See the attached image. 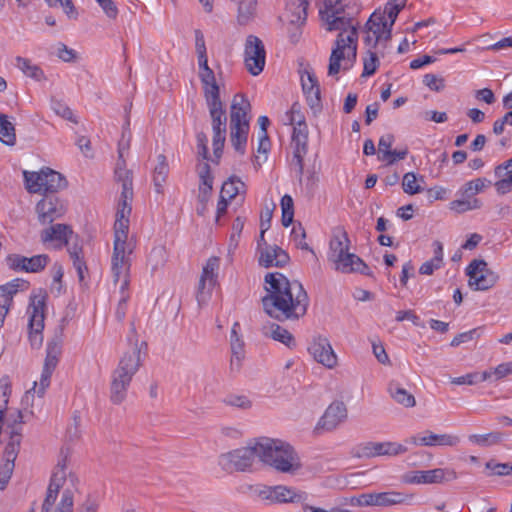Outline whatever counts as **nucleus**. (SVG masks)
I'll return each mask as SVG.
<instances>
[{
	"instance_id": "603ef678",
	"label": "nucleus",
	"mask_w": 512,
	"mask_h": 512,
	"mask_svg": "<svg viewBox=\"0 0 512 512\" xmlns=\"http://www.w3.org/2000/svg\"><path fill=\"white\" fill-rule=\"evenodd\" d=\"M307 153V147H294L292 166L295 169L299 180L302 179L304 171V156Z\"/></svg>"
},
{
	"instance_id": "2eb2a0df",
	"label": "nucleus",
	"mask_w": 512,
	"mask_h": 512,
	"mask_svg": "<svg viewBox=\"0 0 512 512\" xmlns=\"http://www.w3.org/2000/svg\"><path fill=\"white\" fill-rule=\"evenodd\" d=\"M256 457L258 458V439L253 444L232 450L221 456L225 469L234 468L236 471L242 472L252 467Z\"/></svg>"
},
{
	"instance_id": "a18cd8bd",
	"label": "nucleus",
	"mask_w": 512,
	"mask_h": 512,
	"mask_svg": "<svg viewBox=\"0 0 512 512\" xmlns=\"http://www.w3.org/2000/svg\"><path fill=\"white\" fill-rule=\"evenodd\" d=\"M245 187V184L237 177L233 176L230 177L228 181L224 182L221 189V198L226 197L228 199L235 198L241 190H243Z\"/></svg>"
},
{
	"instance_id": "f03ea898",
	"label": "nucleus",
	"mask_w": 512,
	"mask_h": 512,
	"mask_svg": "<svg viewBox=\"0 0 512 512\" xmlns=\"http://www.w3.org/2000/svg\"><path fill=\"white\" fill-rule=\"evenodd\" d=\"M266 295L262 298L264 311L278 321L303 317L309 306V297L298 281H289L281 273L265 275Z\"/></svg>"
},
{
	"instance_id": "e433bc0d",
	"label": "nucleus",
	"mask_w": 512,
	"mask_h": 512,
	"mask_svg": "<svg viewBox=\"0 0 512 512\" xmlns=\"http://www.w3.org/2000/svg\"><path fill=\"white\" fill-rule=\"evenodd\" d=\"M169 173V166L166 156L159 154L157 156V165L153 171V183L157 193L163 192V184L166 182Z\"/></svg>"
},
{
	"instance_id": "dca6fc26",
	"label": "nucleus",
	"mask_w": 512,
	"mask_h": 512,
	"mask_svg": "<svg viewBox=\"0 0 512 512\" xmlns=\"http://www.w3.org/2000/svg\"><path fill=\"white\" fill-rule=\"evenodd\" d=\"M457 479V473L449 468H436L425 471H410L402 476L406 484H434L450 482Z\"/></svg>"
},
{
	"instance_id": "c9c22d12",
	"label": "nucleus",
	"mask_w": 512,
	"mask_h": 512,
	"mask_svg": "<svg viewBox=\"0 0 512 512\" xmlns=\"http://www.w3.org/2000/svg\"><path fill=\"white\" fill-rule=\"evenodd\" d=\"M425 436V446L426 447H432V446H447V447H455L457 446L461 439L457 435L453 434H436L430 430H426L424 432Z\"/></svg>"
},
{
	"instance_id": "aec40b11",
	"label": "nucleus",
	"mask_w": 512,
	"mask_h": 512,
	"mask_svg": "<svg viewBox=\"0 0 512 512\" xmlns=\"http://www.w3.org/2000/svg\"><path fill=\"white\" fill-rule=\"evenodd\" d=\"M347 416L346 405L342 401H334L319 419L315 430L333 431L347 419Z\"/></svg>"
},
{
	"instance_id": "69168bd1",
	"label": "nucleus",
	"mask_w": 512,
	"mask_h": 512,
	"mask_svg": "<svg viewBox=\"0 0 512 512\" xmlns=\"http://www.w3.org/2000/svg\"><path fill=\"white\" fill-rule=\"evenodd\" d=\"M197 140V153L198 156H200L203 160L209 159V152H208V138L204 132H199L196 135Z\"/></svg>"
},
{
	"instance_id": "bf43d9fd",
	"label": "nucleus",
	"mask_w": 512,
	"mask_h": 512,
	"mask_svg": "<svg viewBox=\"0 0 512 512\" xmlns=\"http://www.w3.org/2000/svg\"><path fill=\"white\" fill-rule=\"evenodd\" d=\"M166 252L163 247L153 248L149 255V263L152 265V269L156 270L163 266L166 260Z\"/></svg>"
},
{
	"instance_id": "1a4fd4ad",
	"label": "nucleus",
	"mask_w": 512,
	"mask_h": 512,
	"mask_svg": "<svg viewBox=\"0 0 512 512\" xmlns=\"http://www.w3.org/2000/svg\"><path fill=\"white\" fill-rule=\"evenodd\" d=\"M212 122L214 163L218 164L223 153L227 132V117L221 100L207 103Z\"/></svg>"
},
{
	"instance_id": "f257e3e1",
	"label": "nucleus",
	"mask_w": 512,
	"mask_h": 512,
	"mask_svg": "<svg viewBox=\"0 0 512 512\" xmlns=\"http://www.w3.org/2000/svg\"><path fill=\"white\" fill-rule=\"evenodd\" d=\"M359 0H325L320 9V17L327 31H339L332 49L328 75L336 76L341 61L355 62L357 57L359 21L356 15L360 8Z\"/></svg>"
},
{
	"instance_id": "3c124183",
	"label": "nucleus",
	"mask_w": 512,
	"mask_h": 512,
	"mask_svg": "<svg viewBox=\"0 0 512 512\" xmlns=\"http://www.w3.org/2000/svg\"><path fill=\"white\" fill-rule=\"evenodd\" d=\"M406 4L401 2H394L393 0H389L385 5V9L382 14H384L388 20V24L390 27H393L398 14L405 7Z\"/></svg>"
},
{
	"instance_id": "423d86ee",
	"label": "nucleus",
	"mask_w": 512,
	"mask_h": 512,
	"mask_svg": "<svg viewBox=\"0 0 512 512\" xmlns=\"http://www.w3.org/2000/svg\"><path fill=\"white\" fill-rule=\"evenodd\" d=\"M131 343L130 349L123 354L117 368L111 376L110 399L114 404H121L127 395V390L134 375L141 366V347L146 346L145 342L138 345V340Z\"/></svg>"
},
{
	"instance_id": "7c9ffc66",
	"label": "nucleus",
	"mask_w": 512,
	"mask_h": 512,
	"mask_svg": "<svg viewBox=\"0 0 512 512\" xmlns=\"http://www.w3.org/2000/svg\"><path fill=\"white\" fill-rule=\"evenodd\" d=\"M250 111L251 104L248 99L243 94H236L230 107V124L249 123Z\"/></svg>"
},
{
	"instance_id": "37998d69",
	"label": "nucleus",
	"mask_w": 512,
	"mask_h": 512,
	"mask_svg": "<svg viewBox=\"0 0 512 512\" xmlns=\"http://www.w3.org/2000/svg\"><path fill=\"white\" fill-rule=\"evenodd\" d=\"M421 183H425L424 177L417 175L413 172H407L403 176L402 188L406 194L414 195L423 191Z\"/></svg>"
},
{
	"instance_id": "39448f33",
	"label": "nucleus",
	"mask_w": 512,
	"mask_h": 512,
	"mask_svg": "<svg viewBox=\"0 0 512 512\" xmlns=\"http://www.w3.org/2000/svg\"><path fill=\"white\" fill-rule=\"evenodd\" d=\"M259 460L280 473H296L301 467L298 453L287 442L261 437L258 439Z\"/></svg>"
},
{
	"instance_id": "13d9d810",
	"label": "nucleus",
	"mask_w": 512,
	"mask_h": 512,
	"mask_svg": "<svg viewBox=\"0 0 512 512\" xmlns=\"http://www.w3.org/2000/svg\"><path fill=\"white\" fill-rule=\"evenodd\" d=\"M120 294L121 296L116 307L115 317L119 322H122L126 316L127 303L130 298V294L128 289L120 290Z\"/></svg>"
},
{
	"instance_id": "e2e57ef3",
	"label": "nucleus",
	"mask_w": 512,
	"mask_h": 512,
	"mask_svg": "<svg viewBox=\"0 0 512 512\" xmlns=\"http://www.w3.org/2000/svg\"><path fill=\"white\" fill-rule=\"evenodd\" d=\"M423 83L429 87V89L439 92L445 87L444 79L436 76L435 74H426L423 77Z\"/></svg>"
},
{
	"instance_id": "5701e85b",
	"label": "nucleus",
	"mask_w": 512,
	"mask_h": 512,
	"mask_svg": "<svg viewBox=\"0 0 512 512\" xmlns=\"http://www.w3.org/2000/svg\"><path fill=\"white\" fill-rule=\"evenodd\" d=\"M334 264L335 270L341 273H361L369 275L370 269L364 261L354 253L346 251L341 256L331 261Z\"/></svg>"
},
{
	"instance_id": "79ce46f5",
	"label": "nucleus",
	"mask_w": 512,
	"mask_h": 512,
	"mask_svg": "<svg viewBox=\"0 0 512 512\" xmlns=\"http://www.w3.org/2000/svg\"><path fill=\"white\" fill-rule=\"evenodd\" d=\"M231 345V360L230 370L231 372H239L242 367V361L245 356L244 342L241 339L232 341Z\"/></svg>"
},
{
	"instance_id": "f8f14e48",
	"label": "nucleus",
	"mask_w": 512,
	"mask_h": 512,
	"mask_svg": "<svg viewBox=\"0 0 512 512\" xmlns=\"http://www.w3.org/2000/svg\"><path fill=\"white\" fill-rule=\"evenodd\" d=\"M245 67L253 76L259 75L265 67L266 50L263 41L255 36L249 35L244 46Z\"/></svg>"
},
{
	"instance_id": "a19ab883",
	"label": "nucleus",
	"mask_w": 512,
	"mask_h": 512,
	"mask_svg": "<svg viewBox=\"0 0 512 512\" xmlns=\"http://www.w3.org/2000/svg\"><path fill=\"white\" fill-rule=\"evenodd\" d=\"M389 392L391 397L400 405L404 407H414L416 405L415 397L404 388L397 384H390Z\"/></svg>"
},
{
	"instance_id": "09e8293b",
	"label": "nucleus",
	"mask_w": 512,
	"mask_h": 512,
	"mask_svg": "<svg viewBox=\"0 0 512 512\" xmlns=\"http://www.w3.org/2000/svg\"><path fill=\"white\" fill-rule=\"evenodd\" d=\"M293 125L292 142L294 147H307L308 129L305 122L295 123Z\"/></svg>"
},
{
	"instance_id": "c03bdc74",
	"label": "nucleus",
	"mask_w": 512,
	"mask_h": 512,
	"mask_svg": "<svg viewBox=\"0 0 512 512\" xmlns=\"http://www.w3.org/2000/svg\"><path fill=\"white\" fill-rule=\"evenodd\" d=\"M503 439V433L501 432H490L487 434H472L468 436L469 442L481 446V447H489L492 445H496L500 443Z\"/></svg>"
},
{
	"instance_id": "cd10ccee",
	"label": "nucleus",
	"mask_w": 512,
	"mask_h": 512,
	"mask_svg": "<svg viewBox=\"0 0 512 512\" xmlns=\"http://www.w3.org/2000/svg\"><path fill=\"white\" fill-rule=\"evenodd\" d=\"M365 28L373 35L377 36L381 42H387L391 39L392 27L381 12H374L368 19Z\"/></svg>"
},
{
	"instance_id": "9d476101",
	"label": "nucleus",
	"mask_w": 512,
	"mask_h": 512,
	"mask_svg": "<svg viewBox=\"0 0 512 512\" xmlns=\"http://www.w3.org/2000/svg\"><path fill=\"white\" fill-rule=\"evenodd\" d=\"M136 246L113 247L111 257V273L115 284H119V290L128 289L130 284L131 256Z\"/></svg>"
},
{
	"instance_id": "6e6552de",
	"label": "nucleus",
	"mask_w": 512,
	"mask_h": 512,
	"mask_svg": "<svg viewBox=\"0 0 512 512\" xmlns=\"http://www.w3.org/2000/svg\"><path fill=\"white\" fill-rule=\"evenodd\" d=\"M47 299V293L43 290H39L38 293L31 296L27 308L28 339L33 348H39L43 343Z\"/></svg>"
},
{
	"instance_id": "774afa93",
	"label": "nucleus",
	"mask_w": 512,
	"mask_h": 512,
	"mask_svg": "<svg viewBox=\"0 0 512 512\" xmlns=\"http://www.w3.org/2000/svg\"><path fill=\"white\" fill-rule=\"evenodd\" d=\"M254 493L261 499L275 502L274 486L260 485L254 488Z\"/></svg>"
},
{
	"instance_id": "c85d7f7f",
	"label": "nucleus",
	"mask_w": 512,
	"mask_h": 512,
	"mask_svg": "<svg viewBox=\"0 0 512 512\" xmlns=\"http://www.w3.org/2000/svg\"><path fill=\"white\" fill-rule=\"evenodd\" d=\"M498 180L494 187L499 195H505L512 192V158L497 165L494 169Z\"/></svg>"
},
{
	"instance_id": "bb28decb",
	"label": "nucleus",
	"mask_w": 512,
	"mask_h": 512,
	"mask_svg": "<svg viewBox=\"0 0 512 512\" xmlns=\"http://www.w3.org/2000/svg\"><path fill=\"white\" fill-rule=\"evenodd\" d=\"M72 229L66 224H54L40 233L43 243H55L56 247L68 244V238L72 235Z\"/></svg>"
},
{
	"instance_id": "5fc2aeb1",
	"label": "nucleus",
	"mask_w": 512,
	"mask_h": 512,
	"mask_svg": "<svg viewBox=\"0 0 512 512\" xmlns=\"http://www.w3.org/2000/svg\"><path fill=\"white\" fill-rule=\"evenodd\" d=\"M74 496L69 489L63 491L61 500L55 508L54 512H73Z\"/></svg>"
},
{
	"instance_id": "9b49d317",
	"label": "nucleus",
	"mask_w": 512,
	"mask_h": 512,
	"mask_svg": "<svg viewBox=\"0 0 512 512\" xmlns=\"http://www.w3.org/2000/svg\"><path fill=\"white\" fill-rule=\"evenodd\" d=\"M408 448L393 441L373 442L368 441L355 446L351 455L354 458H375L380 456L394 457L406 453Z\"/></svg>"
},
{
	"instance_id": "473e14b6",
	"label": "nucleus",
	"mask_w": 512,
	"mask_h": 512,
	"mask_svg": "<svg viewBox=\"0 0 512 512\" xmlns=\"http://www.w3.org/2000/svg\"><path fill=\"white\" fill-rule=\"evenodd\" d=\"M199 78L203 84L206 103L221 100L220 89L216 82L214 71L212 69L199 71Z\"/></svg>"
},
{
	"instance_id": "ddd939ff",
	"label": "nucleus",
	"mask_w": 512,
	"mask_h": 512,
	"mask_svg": "<svg viewBox=\"0 0 512 512\" xmlns=\"http://www.w3.org/2000/svg\"><path fill=\"white\" fill-rule=\"evenodd\" d=\"M469 277L468 286L475 291H484L493 287L497 282V275L492 272L484 260L474 259L466 268Z\"/></svg>"
},
{
	"instance_id": "c756f323",
	"label": "nucleus",
	"mask_w": 512,
	"mask_h": 512,
	"mask_svg": "<svg viewBox=\"0 0 512 512\" xmlns=\"http://www.w3.org/2000/svg\"><path fill=\"white\" fill-rule=\"evenodd\" d=\"M350 244L351 242L346 230L343 227H336L329 242L328 260L332 261L348 251Z\"/></svg>"
},
{
	"instance_id": "ea45409f",
	"label": "nucleus",
	"mask_w": 512,
	"mask_h": 512,
	"mask_svg": "<svg viewBox=\"0 0 512 512\" xmlns=\"http://www.w3.org/2000/svg\"><path fill=\"white\" fill-rule=\"evenodd\" d=\"M65 468V460H63V462L58 463L54 472L52 473L50 483L47 488V492L58 495L61 487L63 486L66 480Z\"/></svg>"
},
{
	"instance_id": "4c0bfd02",
	"label": "nucleus",
	"mask_w": 512,
	"mask_h": 512,
	"mask_svg": "<svg viewBox=\"0 0 512 512\" xmlns=\"http://www.w3.org/2000/svg\"><path fill=\"white\" fill-rule=\"evenodd\" d=\"M0 141L7 146H14L16 143L14 124L9 121L6 114L2 113H0Z\"/></svg>"
},
{
	"instance_id": "8fccbe9b",
	"label": "nucleus",
	"mask_w": 512,
	"mask_h": 512,
	"mask_svg": "<svg viewBox=\"0 0 512 512\" xmlns=\"http://www.w3.org/2000/svg\"><path fill=\"white\" fill-rule=\"evenodd\" d=\"M481 205V201L477 198H466L452 201L450 203V208L457 213H463L469 210L479 209Z\"/></svg>"
},
{
	"instance_id": "a211bd4d",
	"label": "nucleus",
	"mask_w": 512,
	"mask_h": 512,
	"mask_svg": "<svg viewBox=\"0 0 512 512\" xmlns=\"http://www.w3.org/2000/svg\"><path fill=\"white\" fill-rule=\"evenodd\" d=\"M50 262L47 254H38L26 257L20 254H9L6 257L7 266L16 272L39 273L43 271Z\"/></svg>"
},
{
	"instance_id": "052dcab7",
	"label": "nucleus",
	"mask_w": 512,
	"mask_h": 512,
	"mask_svg": "<svg viewBox=\"0 0 512 512\" xmlns=\"http://www.w3.org/2000/svg\"><path fill=\"white\" fill-rule=\"evenodd\" d=\"M224 403L241 409H249L252 405L251 401L244 395H228L224 399Z\"/></svg>"
},
{
	"instance_id": "4be33fe9",
	"label": "nucleus",
	"mask_w": 512,
	"mask_h": 512,
	"mask_svg": "<svg viewBox=\"0 0 512 512\" xmlns=\"http://www.w3.org/2000/svg\"><path fill=\"white\" fill-rule=\"evenodd\" d=\"M28 288V282L21 279H14L5 285L0 286V328L3 326L6 316L13 304L14 296L20 291Z\"/></svg>"
},
{
	"instance_id": "0eeeda50",
	"label": "nucleus",
	"mask_w": 512,
	"mask_h": 512,
	"mask_svg": "<svg viewBox=\"0 0 512 512\" xmlns=\"http://www.w3.org/2000/svg\"><path fill=\"white\" fill-rule=\"evenodd\" d=\"M62 329L47 343L46 358L39 382H34V387L25 393L22 398L24 410H27L29 403L37 393L40 398L45 394L46 388L50 385V379L55 370L62 352Z\"/></svg>"
},
{
	"instance_id": "b1692460",
	"label": "nucleus",
	"mask_w": 512,
	"mask_h": 512,
	"mask_svg": "<svg viewBox=\"0 0 512 512\" xmlns=\"http://www.w3.org/2000/svg\"><path fill=\"white\" fill-rule=\"evenodd\" d=\"M302 90L306 96L309 107L315 111L321 109V92L314 74L306 71L301 75Z\"/></svg>"
},
{
	"instance_id": "a878e982",
	"label": "nucleus",
	"mask_w": 512,
	"mask_h": 512,
	"mask_svg": "<svg viewBox=\"0 0 512 512\" xmlns=\"http://www.w3.org/2000/svg\"><path fill=\"white\" fill-rule=\"evenodd\" d=\"M308 0H287L284 19L293 26L300 27L306 22Z\"/></svg>"
},
{
	"instance_id": "393cba45",
	"label": "nucleus",
	"mask_w": 512,
	"mask_h": 512,
	"mask_svg": "<svg viewBox=\"0 0 512 512\" xmlns=\"http://www.w3.org/2000/svg\"><path fill=\"white\" fill-rule=\"evenodd\" d=\"M290 260L288 253L279 246H266L259 253V264L265 268L284 267Z\"/></svg>"
},
{
	"instance_id": "4d7b16f0",
	"label": "nucleus",
	"mask_w": 512,
	"mask_h": 512,
	"mask_svg": "<svg viewBox=\"0 0 512 512\" xmlns=\"http://www.w3.org/2000/svg\"><path fill=\"white\" fill-rule=\"evenodd\" d=\"M394 142V136L392 134H386L381 136L378 143V150H379V156L378 158L380 160H385L388 158V154L391 151V147Z\"/></svg>"
},
{
	"instance_id": "412c9836",
	"label": "nucleus",
	"mask_w": 512,
	"mask_h": 512,
	"mask_svg": "<svg viewBox=\"0 0 512 512\" xmlns=\"http://www.w3.org/2000/svg\"><path fill=\"white\" fill-rule=\"evenodd\" d=\"M308 351L315 361L329 369L337 365V356L329 340L325 337L318 336L314 338L309 345Z\"/></svg>"
},
{
	"instance_id": "f3484780",
	"label": "nucleus",
	"mask_w": 512,
	"mask_h": 512,
	"mask_svg": "<svg viewBox=\"0 0 512 512\" xmlns=\"http://www.w3.org/2000/svg\"><path fill=\"white\" fill-rule=\"evenodd\" d=\"M411 496L396 491L380 492V493H363L353 498V504L361 507L380 506L389 507L403 504L410 499Z\"/></svg>"
},
{
	"instance_id": "f704fd0d",
	"label": "nucleus",
	"mask_w": 512,
	"mask_h": 512,
	"mask_svg": "<svg viewBox=\"0 0 512 512\" xmlns=\"http://www.w3.org/2000/svg\"><path fill=\"white\" fill-rule=\"evenodd\" d=\"M262 331L265 336L270 337L275 341H279L289 348H293L296 345L292 334L278 324L272 323L265 325L263 326Z\"/></svg>"
},
{
	"instance_id": "de8ad7c7",
	"label": "nucleus",
	"mask_w": 512,
	"mask_h": 512,
	"mask_svg": "<svg viewBox=\"0 0 512 512\" xmlns=\"http://www.w3.org/2000/svg\"><path fill=\"white\" fill-rule=\"evenodd\" d=\"M257 0H240L238 6V21L246 24L255 14Z\"/></svg>"
},
{
	"instance_id": "864d4df0",
	"label": "nucleus",
	"mask_w": 512,
	"mask_h": 512,
	"mask_svg": "<svg viewBox=\"0 0 512 512\" xmlns=\"http://www.w3.org/2000/svg\"><path fill=\"white\" fill-rule=\"evenodd\" d=\"M51 108L58 116L73 123L78 122L77 119L74 117L72 110L65 103L59 100L52 99Z\"/></svg>"
},
{
	"instance_id": "7ed1b4c3",
	"label": "nucleus",
	"mask_w": 512,
	"mask_h": 512,
	"mask_svg": "<svg viewBox=\"0 0 512 512\" xmlns=\"http://www.w3.org/2000/svg\"><path fill=\"white\" fill-rule=\"evenodd\" d=\"M23 177L29 193L43 194V198L35 207L38 221L42 225L51 224L65 215L67 204L56 194L67 186L62 174L50 168H43L39 172L24 171Z\"/></svg>"
},
{
	"instance_id": "2f4dec72",
	"label": "nucleus",
	"mask_w": 512,
	"mask_h": 512,
	"mask_svg": "<svg viewBox=\"0 0 512 512\" xmlns=\"http://www.w3.org/2000/svg\"><path fill=\"white\" fill-rule=\"evenodd\" d=\"M250 125L249 123L230 124V141L235 149L241 155L246 152Z\"/></svg>"
},
{
	"instance_id": "680f3d73",
	"label": "nucleus",
	"mask_w": 512,
	"mask_h": 512,
	"mask_svg": "<svg viewBox=\"0 0 512 512\" xmlns=\"http://www.w3.org/2000/svg\"><path fill=\"white\" fill-rule=\"evenodd\" d=\"M292 237H293L294 241L296 242V246L298 248H300L302 250H309L312 253H314V251L310 248L308 243L305 241L306 232L301 225L293 228Z\"/></svg>"
},
{
	"instance_id": "49530a36",
	"label": "nucleus",
	"mask_w": 512,
	"mask_h": 512,
	"mask_svg": "<svg viewBox=\"0 0 512 512\" xmlns=\"http://www.w3.org/2000/svg\"><path fill=\"white\" fill-rule=\"evenodd\" d=\"M492 185V182L486 178H476L467 182L463 189V196L466 198H473L474 195L484 190V188Z\"/></svg>"
},
{
	"instance_id": "338daca9",
	"label": "nucleus",
	"mask_w": 512,
	"mask_h": 512,
	"mask_svg": "<svg viewBox=\"0 0 512 512\" xmlns=\"http://www.w3.org/2000/svg\"><path fill=\"white\" fill-rule=\"evenodd\" d=\"M288 124L305 122V117L301 112V106L295 102L292 104L290 110L287 112Z\"/></svg>"
},
{
	"instance_id": "0e129e2a",
	"label": "nucleus",
	"mask_w": 512,
	"mask_h": 512,
	"mask_svg": "<svg viewBox=\"0 0 512 512\" xmlns=\"http://www.w3.org/2000/svg\"><path fill=\"white\" fill-rule=\"evenodd\" d=\"M478 337H479L478 329L475 328V329L469 330L467 332H463V333L456 335L453 338V340L451 341L450 345L452 347H457L462 343L469 342Z\"/></svg>"
},
{
	"instance_id": "6e6d98bb",
	"label": "nucleus",
	"mask_w": 512,
	"mask_h": 512,
	"mask_svg": "<svg viewBox=\"0 0 512 512\" xmlns=\"http://www.w3.org/2000/svg\"><path fill=\"white\" fill-rule=\"evenodd\" d=\"M367 54L368 57L364 59L363 77L373 75L379 65V60L375 52L368 50Z\"/></svg>"
},
{
	"instance_id": "20e7f679",
	"label": "nucleus",
	"mask_w": 512,
	"mask_h": 512,
	"mask_svg": "<svg viewBox=\"0 0 512 512\" xmlns=\"http://www.w3.org/2000/svg\"><path fill=\"white\" fill-rule=\"evenodd\" d=\"M2 400L0 403V444L7 440L4 453V463L0 467V477L10 480L14 462L17 458L22 440L23 414L19 409L8 408L10 386L7 380H0Z\"/></svg>"
},
{
	"instance_id": "58836bf2",
	"label": "nucleus",
	"mask_w": 512,
	"mask_h": 512,
	"mask_svg": "<svg viewBox=\"0 0 512 512\" xmlns=\"http://www.w3.org/2000/svg\"><path fill=\"white\" fill-rule=\"evenodd\" d=\"M16 66L28 77L41 81L45 79L43 70L38 66L33 64L28 58H24L21 56H17L15 58Z\"/></svg>"
},
{
	"instance_id": "4468645a",
	"label": "nucleus",
	"mask_w": 512,
	"mask_h": 512,
	"mask_svg": "<svg viewBox=\"0 0 512 512\" xmlns=\"http://www.w3.org/2000/svg\"><path fill=\"white\" fill-rule=\"evenodd\" d=\"M132 200L119 199L118 208L116 212V220L114 223V243L113 247L120 246H136L134 239L128 237L129 232V217L132 211Z\"/></svg>"
},
{
	"instance_id": "72a5a7b5",
	"label": "nucleus",
	"mask_w": 512,
	"mask_h": 512,
	"mask_svg": "<svg viewBox=\"0 0 512 512\" xmlns=\"http://www.w3.org/2000/svg\"><path fill=\"white\" fill-rule=\"evenodd\" d=\"M115 177L117 181L122 183V192L120 199L132 200L133 199V184H132V172L126 169V163H122L121 160L117 161L115 168Z\"/></svg>"
},
{
	"instance_id": "6ab92c4d",
	"label": "nucleus",
	"mask_w": 512,
	"mask_h": 512,
	"mask_svg": "<svg viewBox=\"0 0 512 512\" xmlns=\"http://www.w3.org/2000/svg\"><path fill=\"white\" fill-rule=\"evenodd\" d=\"M219 265L220 259L218 257H210L203 267L197 291V301L199 304H203L208 300L210 289L216 285Z\"/></svg>"
}]
</instances>
